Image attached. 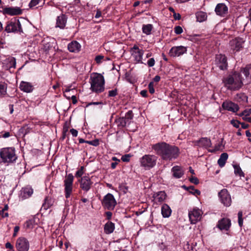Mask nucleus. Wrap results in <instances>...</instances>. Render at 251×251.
<instances>
[{
	"label": "nucleus",
	"mask_w": 251,
	"mask_h": 251,
	"mask_svg": "<svg viewBox=\"0 0 251 251\" xmlns=\"http://www.w3.org/2000/svg\"><path fill=\"white\" fill-rule=\"evenodd\" d=\"M151 150L164 161H170L176 159L180 154L179 148L161 141L151 145Z\"/></svg>",
	"instance_id": "f257e3e1"
},
{
	"label": "nucleus",
	"mask_w": 251,
	"mask_h": 251,
	"mask_svg": "<svg viewBox=\"0 0 251 251\" xmlns=\"http://www.w3.org/2000/svg\"><path fill=\"white\" fill-rule=\"evenodd\" d=\"M222 81L224 86L230 91L238 90L243 86V77L237 71L232 72L224 77Z\"/></svg>",
	"instance_id": "f03ea898"
},
{
	"label": "nucleus",
	"mask_w": 251,
	"mask_h": 251,
	"mask_svg": "<svg viewBox=\"0 0 251 251\" xmlns=\"http://www.w3.org/2000/svg\"><path fill=\"white\" fill-rule=\"evenodd\" d=\"M91 89L93 92L100 93L104 90V78L102 75L95 73L90 76Z\"/></svg>",
	"instance_id": "7ed1b4c3"
},
{
	"label": "nucleus",
	"mask_w": 251,
	"mask_h": 251,
	"mask_svg": "<svg viewBox=\"0 0 251 251\" xmlns=\"http://www.w3.org/2000/svg\"><path fill=\"white\" fill-rule=\"evenodd\" d=\"M0 157L4 163H15L18 158L14 147L3 148L0 150Z\"/></svg>",
	"instance_id": "20e7f679"
},
{
	"label": "nucleus",
	"mask_w": 251,
	"mask_h": 251,
	"mask_svg": "<svg viewBox=\"0 0 251 251\" xmlns=\"http://www.w3.org/2000/svg\"><path fill=\"white\" fill-rule=\"evenodd\" d=\"M4 30L7 33H21L23 32L21 24L17 18H13L6 23Z\"/></svg>",
	"instance_id": "39448f33"
},
{
	"label": "nucleus",
	"mask_w": 251,
	"mask_h": 251,
	"mask_svg": "<svg viewBox=\"0 0 251 251\" xmlns=\"http://www.w3.org/2000/svg\"><path fill=\"white\" fill-rule=\"evenodd\" d=\"M157 159L155 155L145 154L140 159L141 166L146 170H150L156 165Z\"/></svg>",
	"instance_id": "423d86ee"
},
{
	"label": "nucleus",
	"mask_w": 251,
	"mask_h": 251,
	"mask_svg": "<svg viewBox=\"0 0 251 251\" xmlns=\"http://www.w3.org/2000/svg\"><path fill=\"white\" fill-rule=\"evenodd\" d=\"M101 204L104 208L113 210L117 204V201L112 194L108 193L104 196L101 201Z\"/></svg>",
	"instance_id": "0eeeda50"
},
{
	"label": "nucleus",
	"mask_w": 251,
	"mask_h": 251,
	"mask_svg": "<svg viewBox=\"0 0 251 251\" xmlns=\"http://www.w3.org/2000/svg\"><path fill=\"white\" fill-rule=\"evenodd\" d=\"M74 177L72 174H69L66 176L64 180V193L66 199L70 197L73 191V184Z\"/></svg>",
	"instance_id": "6e6552de"
},
{
	"label": "nucleus",
	"mask_w": 251,
	"mask_h": 251,
	"mask_svg": "<svg viewBox=\"0 0 251 251\" xmlns=\"http://www.w3.org/2000/svg\"><path fill=\"white\" fill-rule=\"evenodd\" d=\"M215 64L222 71L227 69L228 63L226 56L225 54H216L215 59Z\"/></svg>",
	"instance_id": "1a4fd4ad"
},
{
	"label": "nucleus",
	"mask_w": 251,
	"mask_h": 251,
	"mask_svg": "<svg viewBox=\"0 0 251 251\" xmlns=\"http://www.w3.org/2000/svg\"><path fill=\"white\" fill-rule=\"evenodd\" d=\"M221 202L226 206H229L231 203V199L229 193L226 189H223L218 193Z\"/></svg>",
	"instance_id": "9d476101"
},
{
	"label": "nucleus",
	"mask_w": 251,
	"mask_h": 251,
	"mask_svg": "<svg viewBox=\"0 0 251 251\" xmlns=\"http://www.w3.org/2000/svg\"><path fill=\"white\" fill-rule=\"evenodd\" d=\"M187 48L183 46H174L171 48L169 52V54L173 57H178L186 53Z\"/></svg>",
	"instance_id": "9b49d317"
},
{
	"label": "nucleus",
	"mask_w": 251,
	"mask_h": 251,
	"mask_svg": "<svg viewBox=\"0 0 251 251\" xmlns=\"http://www.w3.org/2000/svg\"><path fill=\"white\" fill-rule=\"evenodd\" d=\"M245 40L241 37H236L230 42L231 49L234 52L240 51L243 49Z\"/></svg>",
	"instance_id": "f8f14e48"
},
{
	"label": "nucleus",
	"mask_w": 251,
	"mask_h": 251,
	"mask_svg": "<svg viewBox=\"0 0 251 251\" xmlns=\"http://www.w3.org/2000/svg\"><path fill=\"white\" fill-rule=\"evenodd\" d=\"M78 181L80 183V188L86 193L91 189L93 184V182L91 180L90 177L87 176H84L79 178Z\"/></svg>",
	"instance_id": "ddd939ff"
},
{
	"label": "nucleus",
	"mask_w": 251,
	"mask_h": 251,
	"mask_svg": "<svg viewBox=\"0 0 251 251\" xmlns=\"http://www.w3.org/2000/svg\"><path fill=\"white\" fill-rule=\"evenodd\" d=\"M16 247L18 251H28L29 244L25 238L20 237L17 240Z\"/></svg>",
	"instance_id": "4468645a"
},
{
	"label": "nucleus",
	"mask_w": 251,
	"mask_h": 251,
	"mask_svg": "<svg viewBox=\"0 0 251 251\" xmlns=\"http://www.w3.org/2000/svg\"><path fill=\"white\" fill-rule=\"evenodd\" d=\"M231 220L227 218H223L219 220L216 227L220 230L228 231L231 227Z\"/></svg>",
	"instance_id": "2eb2a0df"
},
{
	"label": "nucleus",
	"mask_w": 251,
	"mask_h": 251,
	"mask_svg": "<svg viewBox=\"0 0 251 251\" xmlns=\"http://www.w3.org/2000/svg\"><path fill=\"white\" fill-rule=\"evenodd\" d=\"M23 10L18 7H8L3 9V13L4 15L10 16L20 15L22 14Z\"/></svg>",
	"instance_id": "dca6fc26"
},
{
	"label": "nucleus",
	"mask_w": 251,
	"mask_h": 251,
	"mask_svg": "<svg viewBox=\"0 0 251 251\" xmlns=\"http://www.w3.org/2000/svg\"><path fill=\"white\" fill-rule=\"evenodd\" d=\"M222 106L224 109L234 113L236 112L239 109V107L238 104L231 101L226 100L224 101Z\"/></svg>",
	"instance_id": "f3484780"
},
{
	"label": "nucleus",
	"mask_w": 251,
	"mask_h": 251,
	"mask_svg": "<svg viewBox=\"0 0 251 251\" xmlns=\"http://www.w3.org/2000/svg\"><path fill=\"white\" fill-rule=\"evenodd\" d=\"M33 193V190L31 186L27 185L22 188L20 191V198L22 200L26 199L30 197Z\"/></svg>",
	"instance_id": "a211bd4d"
},
{
	"label": "nucleus",
	"mask_w": 251,
	"mask_h": 251,
	"mask_svg": "<svg viewBox=\"0 0 251 251\" xmlns=\"http://www.w3.org/2000/svg\"><path fill=\"white\" fill-rule=\"evenodd\" d=\"M195 143L196 146L205 149L210 147L212 145L211 140L207 137H201Z\"/></svg>",
	"instance_id": "6ab92c4d"
},
{
	"label": "nucleus",
	"mask_w": 251,
	"mask_h": 251,
	"mask_svg": "<svg viewBox=\"0 0 251 251\" xmlns=\"http://www.w3.org/2000/svg\"><path fill=\"white\" fill-rule=\"evenodd\" d=\"M188 216L191 223L196 224L201 219V211L199 209H194L192 211L189 212Z\"/></svg>",
	"instance_id": "aec40b11"
},
{
	"label": "nucleus",
	"mask_w": 251,
	"mask_h": 251,
	"mask_svg": "<svg viewBox=\"0 0 251 251\" xmlns=\"http://www.w3.org/2000/svg\"><path fill=\"white\" fill-rule=\"evenodd\" d=\"M68 17L66 14H61L56 18V27L60 29H64L66 26Z\"/></svg>",
	"instance_id": "412c9836"
},
{
	"label": "nucleus",
	"mask_w": 251,
	"mask_h": 251,
	"mask_svg": "<svg viewBox=\"0 0 251 251\" xmlns=\"http://www.w3.org/2000/svg\"><path fill=\"white\" fill-rule=\"evenodd\" d=\"M215 11L217 15L221 16H224L227 13L228 7L225 3H218L215 7Z\"/></svg>",
	"instance_id": "4be33fe9"
},
{
	"label": "nucleus",
	"mask_w": 251,
	"mask_h": 251,
	"mask_svg": "<svg viewBox=\"0 0 251 251\" xmlns=\"http://www.w3.org/2000/svg\"><path fill=\"white\" fill-rule=\"evenodd\" d=\"M67 48L70 52L78 53L81 50V46L77 41L74 40L68 44Z\"/></svg>",
	"instance_id": "5701e85b"
},
{
	"label": "nucleus",
	"mask_w": 251,
	"mask_h": 251,
	"mask_svg": "<svg viewBox=\"0 0 251 251\" xmlns=\"http://www.w3.org/2000/svg\"><path fill=\"white\" fill-rule=\"evenodd\" d=\"M19 88L21 91L26 93H31L34 89V87L31 83L24 81L21 82Z\"/></svg>",
	"instance_id": "b1692460"
},
{
	"label": "nucleus",
	"mask_w": 251,
	"mask_h": 251,
	"mask_svg": "<svg viewBox=\"0 0 251 251\" xmlns=\"http://www.w3.org/2000/svg\"><path fill=\"white\" fill-rule=\"evenodd\" d=\"M173 172V176L176 178H180L184 175V172L182 168L178 166H175L171 169Z\"/></svg>",
	"instance_id": "393cba45"
},
{
	"label": "nucleus",
	"mask_w": 251,
	"mask_h": 251,
	"mask_svg": "<svg viewBox=\"0 0 251 251\" xmlns=\"http://www.w3.org/2000/svg\"><path fill=\"white\" fill-rule=\"evenodd\" d=\"M115 229V224L112 222H107L104 226V232L106 234L112 233Z\"/></svg>",
	"instance_id": "a878e982"
},
{
	"label": "nucleus",
	"mask_w": 251,
	"mask_h": 251,
	"mask_svg": "<svg viewBox=\"0 0 251 251\" xmlns=\"http://www.w3.org/2000/svg\"><path fill=\"white\" fill-rule=\"evenodd\" d=\"M144 51L143 50H139L137 51H134L132 53V55L134 57L135 60L139 63L143 64L142 58L144 54Z\"/></svg>",
	"instance_id": "bb28decb"
},
{
	"label": "nucleus",
	"mask_w": 251,
	"mask_h": 251,
	"mask_svg": "<svg viewBox=\"0 0 251 251\" xmlns=\"http://www.w3.org/2000/svg\"><path fill=\"white\" fill-rule=\"evenodd\" d=\"M172 210L167 204H163L161 207V213L164 218H168L171 216Z\"/></svg>",
	"instance_id": "cd10ccee"
},
{
	"label": "nucleus",
	"mask_w": 251,
	"mask_h": 251,
	"mask_svg": "<svg viewBox=\"0 0 251 251\" xmlns=\"http://www.w3.org/2000/svg\"><path fill=\"white\" fill-rule=\"evenodd\" d=\"M153 197L156 202H162L166 198V194L164 191H159L154 195Z\"/></svg>",
	"instance_id": "c85d7f7f"
},
{
	"label": "nucleus",
	"mask_w": 251,
	"mask_h": 251,
	"mask_svg": "<svg viewBox=\"0 0 251 251\" xmlns=\"http://www.w3.org/2000/svg\"><path fill=\"white\" fill-rule=\"evenodd\" d=\"M228 154L226 152H224L221 154L220 157L218 160V164L220 167H223L225 165L226 161L228 159Z\"/></svg>",
	"instance_id": "c756f323"
},
{
	"label": "nucleus",
	"mask_w": 251,
	"mask_h": 251,
	"mask_svg": "<svg viewBox=\"0 0 251 251\" xmlns=\"http://www.w3.org/2000/svg\"><path fill=\"white\" fill-rule=\"evenodd\" d=\"M53 200L50 197L47 196L44 200V202L42 204V208L47 210L53 205Z\"/></svg>",
	"instance_id": "7c9ffc66"
},
{
	"label": "nucleus",
	"mask_w": 251,
	"mask_h": 251,
	"mask_svg": "<svg viewBox=\"0 0 251 251\" xmlns=\"http://www.w3.org/2000/svg\"><path fill=\"white\" fill-rule=\"evenodd\" d=\"M115 122L116 123L118 127L119 128H122L125 127L127 124L129 125V123H128L125 118L124 117H119L115 120Z\"/></svg>",
	"instance_id": "2f4dec72"
},
{
	"label": "nucleus",
	"mask_w": 251,
	"mask_h": 251,
	"mask_svg": "<svg viewBox=\"0 0 251 251\" xmlns=\"http://www.w3.org/2000/svg\"><path fill=\"white\" fill-rule=\"evenodd\" d=\"M196 16L197 21L199 22H202L205 21L207 17L206 13L202 11L197 12L196 14Z\"/></svg>",
	"instance_id": "473e14b6"
},
{
	"label": "nucleus",
	"mask_w": 251,
	"mask_h": 251,
	"mask_svg": "<svg viewBox=\"0 0 251 251\" xmlns=\"http://www.w3.org/2000/svg\"><path fill=\"white\" fill-rule=\"evenodd\" d=\"M153 27L151 24L143 25L142 26V31L146 35H150Z\"/></svg>",
	"instance_id": "72a5a7b5"
},
{
	"label": "nucleus",
	"mask_w": 251,
	"mask_h": 251,
	"mask_svg": "<svg viewBox=\"0 0 251 251\" xmlns=\"http://www.w3.org/2000/svg\"><path fill=\"white\" fill-rule=\"evenodd\" d=\"M236 99L239 102H248V97L245 93L237 94L236 95Z\"/></svg>",
	"instance_id": "f704fd0d"
},
{
	"label": "nucleus",
	"mask_w": 251,
	"mask_h": 251,
	"mask_svg": "<svg viewBox=\"0 0 251 251\" xmlns=\"http://www.w3.org/2000/svg\"><path fill=\"white\" fill-rule=\"evenodd\" d=\"M7 86L5 82H0V94L2 96H5L6 94Z\"/></svg>",
	"instance_id": "c9c22d12"
},
{
	"label": "nucleus",
	"mask_w": 251,
	"mask_h": 251,
	"mask_svg": "<svg viewBox=\"0 0 251 251\" xmlns=\"http://www.w3.org/2000/svg\"><path fill=\"white\" fill-rule=\"evenodd\" d=\"M224 146H223L222 143L221 142L220 143H219L218 144L216 145L213 149H209L208 150V151L210 152L215 153L217 151L222 150Z\"/></svg>",
	"instance_id": "e433bc0d"
},
{
	"label": "nucleus",
	"mask_w": 251,
	"mask_h": 251,
	"mask_svg": "<svg viewBox=\"0 0 251 251\" xmlns=\"http://www.w3.org/2000/svg\"><path fill=\"white\" fill-rule=\"evenodd\" d=\"M35 220L34 219H30L26 221L25 224V226L26 228L31 229L35 225Z\"/></svg>",
	"instance_id": "4c0bfd02"
},
{
	"label": "nucleus",
	"mask_w": 251,
	"mask_h": 251,
	"mask_svg": "<svg viewBox=\"0 0 251 251\" xmlns=\"http://www.w3.org/2000/svg\"><path fill=\"white\" fill-rule=\"evenodd\" d=\"M126 119V121L130 124V120L133 118V113L132 110H129L126 113L125 116L124 117Z\"/></svg>",
	"instance_id": "58836bf2"
},
{
	"label": "nucleus",
	"mask_w": 251,
	"mask_h": 251,
	"mask_svg": "<svg viewBox=\"0 0 251 251\" xmlns=\"http://www.w3.org/2000/svg\"><path fill=\"white\" fill-rule=\"evenodd\" d=\"M234 173L236 175H239L240 176H244V174L242 171L239 166L234 165Z\"/></svg>",
	"instance_id": "ea45409f"
},
{
	"label": "nucleus",
	"mask_w": 251,
	"mask_h": 251,
	"mask_svg": "<svg viewBox=\"0 0 251 251\" xmlns=\"http://www.w3.org/2000/svg\"><path fill=\"white\" fill-rule=\"evenodd\" d=\"M119 188L124 194H126L128 192V187L126 183H121L119 184Z\"/></svg>",
	"instance_id": "a19ab883"
},
{
	"label": "nucleus",
	"mask_w": 251,
	"mask_h": 251,
	"mask_svg": "<svg viewBox=\"0 0 251 251\" xmlns=\"http://www.w3.org/2000/svg\"><path fill=\"white\" fill-rule=\"evenodd\" d=\"M84 166H81L80 168L76 172V173L75 174V176L77 178H81L82 177V176L84 174Z\"/></svg>",
	"instance_id": "79ce46f5"
},
{
	"label": "nucleus",
	"mask_w": 251,
	"mask_h": 251,
	"mask_svg": "<svg viewBox=\"0 0 251 251\" xmlns=\"http://www.w3.org/2000/svg\"><path fill=\"white\" fill-rule=\"evenodd\" d=\"M155 85H156V84H155L154 83L153 81H151L150 82V83L149 84V85H148V89H149V92L151 94H153L155 92V90H154V87Z\"/></svg>",
	"instance_id": "37998d69"
},
{
	"label": "nucleus",
	"mask_w": 251,
	"mask_h": 251,
	"mask_svg": "<svg viewBox=\"0 0 251 251\" xmlns=\"http://www.w3.org/2000/svg\"><path fill=\"white\" fill-rule=\"evenodd\" d=\"M118 95V89L115 88L113 90H110L108 91V97H114Z\"/></svg>",
	"instance_id": "c03bdc74"
},
{
	"label": "nucleus",
	"mask_w": 251,
	"mask_h": 251,
	"mask_svg": "<svg viewBox=\"0 0 251 251\" xmlns=\"http://www.w3.org/2000/svg\"><path fill=\"white\" fill-rule=\"evenodd\" d=\"M41 0H31L29 3L28 6L30 8H33L37 5Z\"/></svg>",
	"instance_id": "a18cd8bd"
},
{
	"label": "nucleus",
	"mask_w": 251,
	"mask_h": 251,
	"mask_svg": "<svg viewBox=\"0 0 251 251\" xmlns=\"http://www.w3.org/2000/svg\"><path fill=\"white\" fill-rule=\"evenodd\" d=\"M131 155L130 154H126L123 155L121 157V160L122 161L125 162H128L130 161V158L131 157Z\"/></svg>",
	"instance_id": "49530a36"
},
{
	"label": "nucleus",
	"mask_w": 251,
	"mask_h": 251,
	"mask_svg": "<svg viewBox=\"0 0 251 251\" xmlns=\"http://www.w3.org/2000/svg\"><path fill=\"white\" fill-rule=\"evenodd\" d=\"M87 144L95 147H97L100 145L99 140L98 139H95L94 140L88 141Z\"/></svg>",
	"instance_id": "de8ad7c7"
},
{
	"label": "nucleus",
	"mask_w": 251,
	"mask_h": 251,
	"mask_svg": "<svg viewBox=\"0 0 251 251\" xmlns=\"http://www.w3.org/2000/svg\"><path fill=\"white\" fill-rule=\"evenodd\" d=\"M11 135V134L9 131H3L0 133V138H7L9 137Z\"/></svg>",
	"instance_id": "09e8293b"
},
{
	"label": "nucleus",
	"mask_w": 251,
	"mask_h": 251,
	"mask_svg": "<svg viewBox=\"0 0 251 251\" xmlns=\"http://www.w3.org/2000/svg\"><path fill=\"white\" fill-rule=\"evenodd\" d=\"M174 31L176 34H180L183 32L182 28L180 26H176L174 28Z\"/></svg>",
	"instance_id": "8fccbe9b"
},
{
	"label": "nucleus",
	"mask_w": 251,
	"mask_h": 251,
	"mask_svg": "<svg viewBox=\"0 0 251 251\" xmlns=\"http://www.w3.org/2000/svg\"><path fill=\"white\" fill-rule=\"evenodd\" d=\"M231 124L236 128H239L241 123L238 120H232L230 122Z\"/></svg>",
	"instance_id": "3c124183"
},
{
	"label": "nucleus",
	"mask_w": 251,
	"mask_h": 251,
	"mask_svg": "<svg viewBox=\"0 0 251 251\" xmlns=\"http://www.w3.org/2000/svg\"><path fill=\"white\" fill-rule=\"evenodd\" d=\"M155 61L153 58H150L147 62V64L149 67H153L155 64Z\"/></svg>",
	"instance_id": "603ef678"
},
{
	"label": "nucleus",
	"mask_w": 251,
	"mask_h": 251,
	"mask_svg": "<svg viewBox=\"0 0 251 251\" xmlns=\"http://www.w3.org/2000/svg\"><path fill=\"white\" fill-rule=\"evenodd\" d=\"M104 56L102 55H97L95 59V61L98 64H100L101 62V60L103 59Z\"/></svg>",
	"instance_id": "864d4df0"
},
{
	"label": "nucleus",
	"mask_w": 251,
	"mask_h": 251,
	"mask_svg": "<svg viewBox=\"0 0 251 251\" xmlns=\"http://www.w3.org/2000/svg\"><path fill=\"white\" fill-rule=\"evenodd\" d=\"M189 180L191 183L196 185L199 183V180L196 177L192 176L191 178H190Z\"/></svg>",
	"instance_id": "5fc2aeb1"
},
{
	"label": "nucleus",
	"mask_w": 251,
	"mask_h": 251,
	"mask_svg": "<svg viewBox=\"0 0 251 251\" xmlns=\"http://www.w3.org/2000/svg\"><path fill=\"white\" fill-rule=\"evenodd\" d=\"M183 187L185 189L188 190L191 193H193V192L194 191V190L195 189L194 186H190L189 187H187V186L184 185V186H183Z\"/></svg>",
	"instance_id": "6e6d98bb"
},
{
	"label": "nucleus",
	"mask_w": 251,
	"mask_h": 251,
	"mask_svg": "<svg viewBox=\"0 0 251 251\" xmlns=\"http://www.w3.org/2000/svg\"><path fill=\"white\" fill-rule=\"evenodd\" d=\"M102 104H103V102L102 101L91 102L87 103L86 105V107H88L89 106L91 105H101Z\"/></svg>",
	"instance_id": "4d7b16f0"
},
{
	"label": "nucleus",
	"mask_w": 251,
	"mask_h": 251,
	"mask_svg": "<svg viewBox=\"0 0 251 251\" xmlns=\"http://www.w3.org/2000/svg\"><path fill=\"white\" fill-rule=\"evenodd\" d=\"M69 128V124L67 122H66L63 126V131L64 132H68Z\"/></svg>",
	"instance_id": "13d9d810"
},
{
	"label": "nucleus",
	"mask_w": 251,
	"mask_h": 251,
	"mask_svg": "<svg viewBox=\"0 0 251 251\" xmlns=\"http://www.w3.org/2000/svg\"><path fill=\"white\" fill-rule=\"evenodd\" d=\"M105 216L106 217V219L107 220H110L112 218V213L110 211H106L105 212Z\"/></svg>",
	"instance_id": "bf43d9fd"
},
{
	"label": "nucleus",
	"mask_w": 251,
	"mask_h": 251,
	"mask_svg": "<svg viewBox=\"0 0 251 251\" xmlns=\"http://www.w3.org/2000/svg\"><path fill=\"white\" fill-rule=\"evenodd\" d=\"M71 90L70 87L67 88L64 91V96L68 99H70V96H67V93H69Z\"/></svg>",
	"instance_id": "052dcab7"
},
{
	"label": "nucleus",
	"mask_w": 251,
	"mask_h": 251,
	"mask_svg": "<svg viewBox=\"0 0 251 251\" xmlns=\"http://www.w3.org/2000/svg\"><path fill=\"white\" fill-rule=\"evenodd\" d=\"M70 132L74 137H76L77 136L78 131L74 128L71 129Z\"/></svg>",
	"instance_id": "680f3d73"
},
{
	"label": "nucleus",
	"mask_w": 251,
	"mask_h": 251,
	"mask_svg": "<svg viewBox=\"0 0 251 251\" xmlns=\"http://www.w3.org/2000/svg\"><path fill=\"white\" fill-rule=\"evenodd\" d=\"M20 227L19 226H15L14 228V233L13 234V237L17 236V233L19 231Z\"/></svg>",
	"instance_id": "e2e57ef3"
},
{
	"label": "nucleus",
	"mask_w": 251,
	"mask_h": 251,
	"mask_svg": "<svg viewBox=\"0 0 251 251\" xmlns=\"http://www.w3.org/2000/svg\"><path fill=\"white\" fill-rule=\"evenodd\" d=\"M148 92H147V90H142L141 92H140V95L143 97H144V98H146L148 97Z\"/></svg>",
	"instance_id": "0e129e2a"
},
{
	"label": "nucleus",
	"mask_w": 251,
	"mask_h": 251,
	"mask_svg": "<svg viewBox=\"0 0 251 251\" xmlns=\"http://www.w3.org/2000/svg\"><path fill=\"white\" fill-rule=\"evenodd\" d=\"M0 215H1L2 218L7 217L8 216V214L7 212H5L4 210H2L0 211Z\"/></svg>",
	"instance_id": "69168bd1"
},
{
	"label": "nucleus",
	"mask_w": 251,
	"mask_h": 251,
	"mask_svg": "<svg viewBox=\"0 0 251 251\" xmlns=\"http://www.w3.org/2000/svg\"><path fill=\"white\" fill-rule=\"evenodd\" d=\"M173 17L176 20H179L181 18V15L179 13H175Z\"/></svg>",
	"instance_id": "338daca9"
},
{
	"label": "nucleus",
	"mask_w": 251,
	"mask_h": 251,
	"mask_svg": "<svg viewBox=\"0 0 251 251\" xmlns=\"http://www.w3.org/2000/svg\"><path fill=\"white\" fill-rule=\"evenodd\" d=\"M160 76L157 75L155 76V77L153 78V80L152 81H153L154 82H158L160 80Z\"/></svg>",
	"instance_id": "774afa93"
}]
</instances>
